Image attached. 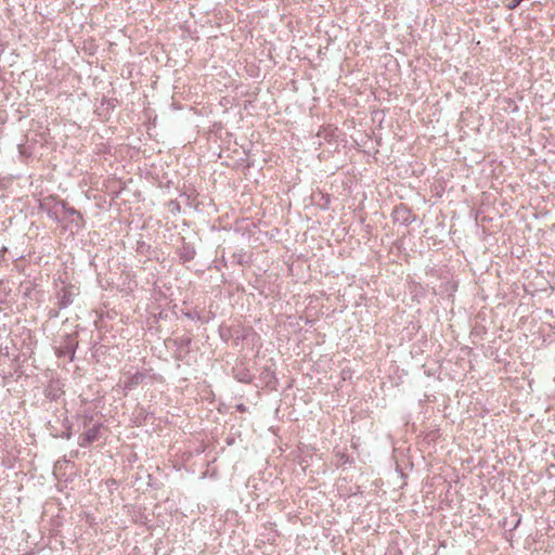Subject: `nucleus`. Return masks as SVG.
I'll list each match as a JSON object with an SVG mask.
<instances>
[{"mask_svg":"<svg viewBox=\"0 0 555 555\" xmlns=\"http://www.w3.org/2000/svg\"><path fill=\"white\" fill-rule=\"evenodd\" d=\"M77 295L76 288L73 285H64L57 293L59 304L61 308L68 307L75 296Z\"/></svg>","mask_w":555,"mask_h":555,"instance_id":"obj_1","label":"nucleus"},{"mask_svg":"<svg viewBox=\"0 0 555 555\" xmlns=\"http://www.w3.org/2000/svg\"><path fill=\"white\" fill-rule=\"evenodd\" d=\"M98 435H99L98 427L89 428L85 433V435L81 437L80 446L85 447L89 443H92L93 441H95L98 439Z\"/></svg>","mask_w":555,"mask_h":555,"instance_id":"obj_2","label":"nucleus"},{"mask_svg":"<svg viewBox=\"0 0 555 555\" xmlns=\"http://www.w3.org/2000/svg\"><path fill=\"white\" fill-rule=\"evenodd\" d=\"M66 211L68 215H70L73 217L72 221L78 223L79 220L81 219L80 214L78 211H76L75 209L68 208Z\"/></svg>","mask_w":555,"mask_h":555,"instance_id":"obj_3","label":"nucleus"}]
</instances>
